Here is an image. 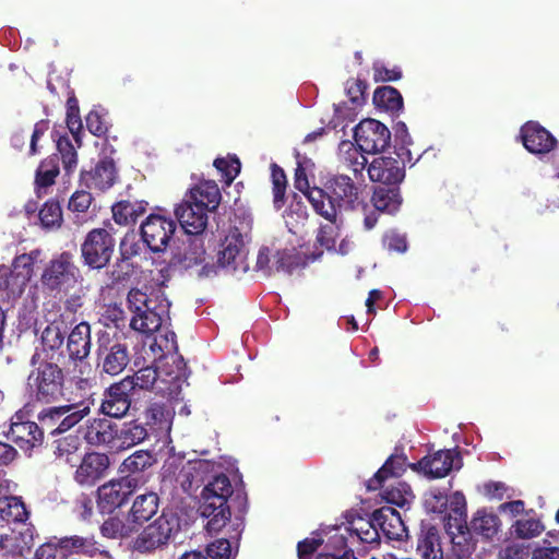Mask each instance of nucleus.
I'll use <instances>...</instances> for the list:
<instances>
[{
    "label": "nucleus",
    "instance_id": "5",
    "mask_svg": "<svg viewBox=\"0 0 559 559\" xmlns=\"http://www.w3.org/2000/svg\"><path fill=\"white\" fill-rule=\"evenodd\" d=\"M82 274L71 251H61L44 263L39 275V287L49 295L67 294L82 282Z\"/></svg>",
    "mask_w": 559,
    "mask_h": 559
},
{
    "label": "nucleus",
    "instance_id": "6",
    "mask_svg": "<svg viewBox=\"0 0 559 559\" xmlns=\"http://www.w3.org/2000/svg\"><path fill=\"white\" fill-rule=\"evenodd\" d=\"M231 495V484L225 474L215 476L213 480L203 488L199 510L201 515L207 519V532L216 533L229 521L230 508L227 501Z\"/></svg>",
    "mask_w": 559,
    "mask_h": 559
},
{
    "label": "nucleus",
    "instance_id": "62",
    "mask_svg": "<svg viewBox=\"0 0 559 559\" xmlns=\"http://www.w3.org/2000/svg\"><path fill=\"white\" fill-rule=\"evenodd\" d=\"M49 130L48 120H39L35 123L32 134L29 135V144L27 150V156L32 157L40 153L38 141Z\"/></svg>",
    "mask_w": 559,
    "mask_h": 559
},
{
    "label": "nucleus",
    "instance_id": "54",
    "mask_svg": "<svg viewBox=\"0 0 559 559\" xmlns=\"http://www.w3.org/2000/svg\"><path fill=\"white\" fill-rule=\"evenodd\" d=\"M304 263L297 253L288 250L278 251L276 253L275 270L292 275L297 269L301 267Z\"/></svg>",
    "mask_w": 559,
    "mask_h": 559
},
{
    "label": "nucleus",
    "instance_id": "29",
    "mask_svg": "<svg viewBox=\"0 0 559 559\" xmlns=\"http://www.w3.org/2000/svg\"><path fill=\"white\" fill-rule=\"evenodd\" d=\"M158 508L159 498L157 493L150 491L134 498L128 515L139 530L145 522L157 513Z\"/></svg>",
    "mask_w": 559,
    "mask_h": 559
},
{
    "label": "nucleus",
    "instance_id": "48",
    "mask_svg": "<svg viewBox=\"0 0 559 559\" xmlns=\"http://www.w3.org/2000/svg\"><path fill=\"white\" fill-rule=\"evenodd\" d=\"M214 167L221 174V180L229 186L240 173V162L236 156L217 157L213 163Z\"/></svg>",
    "mask_w": 559,
    "mask_h": 559
},
{
    "label": "nucleus",
    "instance_id": "17",
    "mask_svg": "<svg viewBox=\"0 0 559 559\" xmlns=\"http://www.w3.org/2000/svg\"><path fill=\"white\" fill-rule=\"evenodd\" d=\"M44 251L40 248L32 249L29 252L16 254L9 270L5 280V288L13 293H22L35 275L36 266L41 262Z\"/></svg>",
    "mask_w": 559,
    "mask_h": 559
},
{
    "label": "nucleus",
    "instance_id": "59",
    "mask_svg": "<svg viewBox=\"0 0 559 559\" xmlns=\"http://www.w3.org/2000/svg\"><path fill=\"white\" fill-rule=\"evenodd\" d=\"M64 335L56 325H48L41 333L43 349H60Z\"/></svg>",
    "mask_w": 559,
    "mask_h": 559
},
{
    "label": "nucleus",
    "instance_id": "25",
    "mask_svg": "<svg viewBox=\"0 0 559 559\" xmlns=\"http://www.w3.org/2000/svg\"><path fill=\"white\" fill-rule=\"evenodd\" d=\"M109 466V459L106 454L87 453L78 466L74 479L81 486H93L103 478Z\"/></svg>",
    "mask_w": 559,
    "mask_h": 559
},
{
    "label": "nucleus",
    "instance_id": "2",
    "mask_svg": "<svg viewBox=\"0 0 559 559\" xmlns=\"http://www.w3.org/2000/svg\"><path fill=\"white\" fill-rule=\"evenodd\" d=\"M362 190L347 175L329 177L323 187H312L308 191V201L314 212L330 223L335 224L338 214L358 209L362 203Z\"/></svg>",
    "mask_w": 559,
    "mask_h": 559
},
{
    "label": "nucleus",
    "instance_id": "45",
    "mask_svg": "<svg viewBox=\"0 0 559 559\" xmlns=\"http://www.w3.org/2000/svg\"><path fill=\"white\" fill-rule=\"evenodd\" d=\"M38 217L44 228H59L63 221L60 203L53 199L46 201L39 210Z\"/></svg>",
    "mask_w": 559,
    "mask_h": 559
},
{
    "label": "nucleus",
    "instance_id": "38",
    "mask_svg": "<svg viewBox=\"0 0 559 559\" xmlns=\"http://www.w3.org/2000/svg\"><path fill=\"white\" fill-rule=\"evenodd\" d=\"M59 155L52 154L43 159L35 173V186L39 195L41 189H47L55 185L56 178L60 174Z\"/></svg>",
    "mask_w": 559,
    "mask_h": 559
},
{
    "label": "nucleus",
    "instance_id": "3",
    "mask_svg": "<svg viewBox=\"0 0 559 559\" xmlns=\"http://www.w3.org/2000/svg\"><path fill=\"white\" fill-rule=\"evenodd\" d=\"M28 511L21 499L0 501V555L2 557L22 555L34 546L36 530L32 524H23L16 531L13 523H24Z\"/></svg>",
    "mask_w": 559,
    "mask_h": 559
},
{
    "label": "nucleus",
    "instance_id": "26",
    "mask_svg": "<svg viewBox=\"0 0 559 559\" xmlns=\"http://www.w3.org/2000/svg\"><path fill=\"white\" fill-rule=\"evenodd\" d=\"M60 554L62 557L81 555L95 557L97 555L109 558L108 551L93 536L72 535L58 539Z\"/></svg>",
    "mask_w": 559,
    "mask_h": 559
},
{
    "label": "nucleus",
    "instance_id": "46",
    "mask_svg": "<svg viewBox=\"0 0 559 559\" xmlns=\"http://www.w3.org/2000/svg\"><path fill=\"white\" fill-rule=\"evenodd\" d=\"M394 143L397 157L403 160L404 157H406L407 162L411 163L413 157L408 146L413 144V140L408 133L405 122L403 121H399L394 126Z\"/></svg>",
    "mask_w": 559,
    "mask_h": 559
},
{
    "label": "nucleus",
    "instance_id": "20",
    "mask_svg": "<svg viewBox=\"0 0 559 559\" xmlns=\"http://www.w3.org/2000/svg\"><path fill=\"white\" fill-rule=\"evenodd\" d=\"M407 158L395 159L392 157H377L368 167V175L371 181L380 186L400 187L405 178V163Z\"/></svg>",
    "mask_w": 559,
    "mask_h": 559
},
{
    "label": "nucleus",
    "instance_id": "8",
    "mask_svg": "<svg viewBox=\"0 0 559 559\" xmlns=\"http://www.w3.org/2000/svg\"><path fill=\"white\" fill-rule=\"evenodd\" d=\"M86 395L87 392L81 393L80 401L69 396L67 400L71 403L43 409L37 416L41 430L62 433L79 424L90 414L92 403Z\"/></svg>",
    "mask_w": 559,
    "mask_h": 559
},
{
    "label": "nucleus",
    "instance_id": "11",
    "mask_svg": "<svg viewBox=\"0 0 559 559\" xmlns=\"http://www.w3.org/2000/svg\"><path fill=\"white\" fill-rule=\"evenodd\" d=\"M93 228L81 243V258L83 264L92 270H102L107 266L115 252L116 241L112 236V226Z\"/></svg>",
    "mask_w": 559,
    "mask_h": 559
},
{
    "label": "nucleus",
    "instance_id": "50",
    "mask_svg": "<svg viewBox=\"0 0 559 559\" xmlns=\"http://www.w3.org/2000/svg\"><path fill=\"white\" fill-rule=\"evenodd\" d=\"M57 150L67 175H70L78 165V153L68 136H61L57 141Z\"/></svg>",
    "mask_w": 559,
    "mask_h": 559
},
{
    "label": "nucleus",
    "instance_id": "28",
    "mask_svg": "<svg viewBox=\"0 0 559 559\" xmlns=\"http://www.w3.org/2000/svg\"><path fill=\"white\" fill-rule=\"evenodd\" d=\"M186 198L213 213L221 204L222 193L214 180H201L189 190Z\"/></svg>",
    "mask_w": 559,
    "mask_h": 559
},
{
    "label": "nucleus",
    "instance_id": "42",
    "mask_svg": "<svg viewBox=\"0 0 559 559\" xmlns=\"http://www.w3.org/2000/svg\"><path fill=\"white\" fill-rule=\"evenodd\" d=\"M112 217L119 225L134 224L146 210L145 202L122 200L112 205Z\"/></svg>",
    "mask_w": 559,
    "mask_h": 559
},
{
    "label": "nucleus",
    "instance_id": "41",
    "mask_svg": "<svg viewBox=\"0 0 559 559\" xmlns=\"http://www.w3.org/2000/svg\"><path fill=\"white\" fill-rule=\"evenodd\" d=\"M138 532V528L127 516L108 518L100 526V533L107 538H127Z\"/></svg>",
    "mask_w": 559,
    "mask_h": 559
},
{
    "label": "nucleus",
    "instance_id": "39",
    "mask_svg": "<svg viewBox=\"0 0 559 559\" xmlns=\"http://www.w3.org/2000/svg\"><path fill=\"white\" fill-rule=\"evenodd\" d=\"M499 526L500 521L498 516L492 512L481 509L474 514L469 526L467 525V530H465V533L467 531H472L485 538H491L498 533Z\"/></svg>",
    "mask_w": 559,
    "mask_h": 559
},
{
    "label": "nucleus",
    "instance_id": "43",
    "mask_svg": "<svg viewBox=\"0 0 559 559\" xmlns=\"http://www.w3.org/2000/svg\"><path fill=\"white\" fill-rule=\"evenodd\" d=\"M373 104L386 111L397 112L403 108V97L393 86H379L373 93Z\"/></svg>",
    "mask_w": 559,
    "mask_h": 559
},
{
    "label": "nucleus",
    "instance_id": "1",
    "mask_svg": "<svg viewBox=\"0 0 559 559\" xmlns=\"http://www.w3.org/2000/svg\"><path fill=\"white\" fill-rule=\"evenodd\" d=\"M345 521L335 525L321 526L311 537L298 543V558L311 559L320 546L318 559H357L349 548L355 542L378 544V535L366 518L354 512L344 515Z\"/></svg>",
    "mask_w": 559,
    "mask_h": 559
},
{
    "label": "nucleus",
    "instance_id": "10",
    "mask_svg": "<svg viewBox=\"0 0 559 559\" xmlns=\"http://www.w3.org/2000/svg\"><path fill=\"white\" fill-rule=\"evenodd\" d=\"M212 469L213 464L206 460L185 461L171 456L163 465L162 478L164 483H175L183 492H190Z\"/></svg>",
    "mask_w": 559,
    "mask_h": 559
},
{
    "label": "nucleus",
    "instance_id": "12",
    "mask_svg": "<svg viewBox=\"0 0 559 559\" xmlns=\"http://www.w3.org/2000/svg\"><path fill=\"white\" fill-rule=\"evenodd\" d=\"M180 518L171 511H163L143 528L134 540V548L148 552L166 546L179 532Z\"/></svg>",
    "mask_w": 559,
    "mask_h": 559
},
{
    "label": "nucleus",
    "instance_id": "36",
    "mask_svg": "<svg viewBox=\"0 0 559 559\" xmlns=\"http://www.w3.org/2000/svg\"><path fill=\"white\" fill-rule=\"evenodd\" d=\"M378 490H381V496L388 503L400 508L409 507L415 498L409 485L401 480L382 483Z\"/></svg>",
    "mask_w": 559,
    "mask_h": 559
},
{
    "label": "nucleus",
    "instance_id": "35",
    "mask_svg": "<svg viewBox=\"0 0 559 559\" xmlns=\"http://www.w3.org/2000/svg\"><path fill=\"white\" fill-rule=\"evenodd\" d=\"M206 250L204 247L203 235H193L189 238L188 245L183 252H179L175 259L174 264L188 270L197 265H201L205 262Z\"/></svg>",
    "mask_w": 559,
    "mask_h": 559
},
{
    "label": "nucleus",
    "instance_id": "16",
    "mask_svg": "<svg viewBox=\"0 0 559 559\" xmlns=\"http://www.w3.org/2000/svg\"><path fill=\"white\" fill-rule=\"evenodd\" d=\"M177 225L171 218L151 214L141 224V237L147 248L154 252H164L175 235Z\"/></svg>",
    "mask_w": 559,
    "mask_h": 559
},
{
    "label": "nucleus",
    "instance_id": "58",
    "mask_svg": "<svg viewBox=\"0 0 559 559\" xmlns=\"http://www.w3.org/2000/svg\"><path fill=\"white\" fill-rule=\"evenodd\" d=\"M79 445L78 437H67L57 441L55 453L59 459H64L67 463L73 464Z\"/></svg>",
    "mask_w": 559,
    "mask_h": 559
},
{
    "label": "nucleus",
    "instance_id": "51",
    "mask_svg": "<svg viewBox=\"0 0 559 559\" xmlns=\"http://www.w3.org/2000/svg\"><path fill=\"white\" fill-rule=\"evenodd\" d=\"M68 349H90L91 326L86 322L79 323L68 336Z\"/></svg>",
    "mask_w": 559,
    "mask_h": 559
},
{
    "label": "nucleus",
    "instance_id": "52",
    "mask_svg": "<svg viewBox=\"0 0 559 559\" xmlns=\"http://www.w3.org/2000/svg\"><path fill=\"white\" fill-rule=\"evenodd\" d=\"M67 127L74 136L75 141L80 143L79 134L82 130V120L80 117L79 100L74 95L67 99Z\"/></svg>",
    "mask_w": 559,
    "mask_h": 559
},
{
    "label": "nucleus",
    "instance_id": "47",
    "mask_svg": "<svg viewBox=\"0 0 559 559\" xmlns=\"http://www.w3.org/2000/svg\"><path fill=\"white\" fill-rule=\"evenodd\" d=\"M153 463V455L148 451L139 450L124 459L121 469L124 473L136 474L151 467Z\"/></svg>",
    "mask_w": 559,
    "mask_h": 559
},
{
    "label": "nucleus",
    "instance_id": "61",
    "mask_svg": "<svg viewBox=\"0 0 559 559\" xmlns=\"http://www.w3.org/2000/svg\"><path fill=\"white\" fill-rule=\"evenodd\" d=\"M92 194L85 190L75 191L68 203V209L73 213H85L92 203Z\"/></svg>",
    "mask_w": 559,
    "mask_h": 559
},
{
    "label": "nucleus",
    "instance_id": "56",
    "mask_svg": "<svg viewBox=\"0 0 559 559\" xmlns=\"http://www.w3.org/2000/svg\"><path fill=\"white\" fill-rule=\"evenodd\" d=\"M237 546L233 547L231 543L226 538H221L206 547L209 559H234Z\"/></svg>",
    "mask_w": 559,
    "mask_h": 559
},
{
    "label": "nucleus",
    "instance_id": "34",
    "mask_svg": "<svg viewBox=\"0 0 559 559\" xmlns=\"http://www.w3.org/2000/svg\"><path fill=\"white\" fill-rule=\"evenodd\" d=\"M371 202L378 212L395 214L403 202L400 187L378 186L373 190Z\"/></svg>",
    "mask_w": 559,
    "mask_h": 559
},
{
    "label": "nucleus",
    "instance_id": "37",
    "mask_svg": "<svg viewBox=\"0 0 559 559\" xmlns=\"http://www.w3.org/2000/svg\"><path fill=\"white\" fill-rule=\"evenodd\" d=\"M146 437L147 430L142 424L138 421L124 423L117 429L116 442L112 448L129 449L144 441Z\"/></svg>",
    "mask_w": 559,
    "mask_h": 559
},
{
    "label": "nucleus",
    "instance_id": "15",
    "mask_svg": "<svg viewBox=\"0 0 559 559\" xmlns=\"http://www.w3.org/2000/svg\"><path fill=\"white\" fill-rule=\"evenodd\" d=\"M354 139L359 150L368 154L385 151L391 144V132L376 119H364L354 129Z\"/></svg>",
    "mask_w": 559,
    "mask_h": 559
},
{
    "label": "nucleus",
    "instance_id": "64",
    "mask_svg": "<svg viewBox=\"0 0 559 559\" xmlns=\"http://www.w3.org/2000/svg\"><path fill=\"white\" fill-rule=\"evenodd\" d=\"M383 246L391 252L404 253L407 250L405 235L391 230L383 236Z\"/></svg>",
    "mask_w": 559,
    "mask_h": 559
},
{
    "label": "nucleus",
    "instance_id": "60",
    "mask_svg": "<svg viewBox=\"0 0 559 559\" xmlns=\"http://www.w3.org/2000/svg\"><path fill=\"white\" fill-rule=\"evenodd\" d=\"M372 72L374 82H391L402 79V70L397 66L388 68L382 62H374L372 66Z\"/></svg>",
    "mask_w": 559,
    "mask_h": 559
},
{
    "label": "nucleus",
    "instance_id": "4",
    "mask_svg": "<svg viewBox=\"0 0 559 559\" xmlns=\"http://www.w3.org/2000/svg\"><path fill=\"white\" fill-rule=\"evenodd\" d=\"M129 310L133 313L130 328L150 335L159 330L170 304L160 292L147 294L140 288H131L127 295Z\"/></svg>",
    "mask_w": 559,
    "mask_h": 559
},
{
    "label": "nucleus",
    "instance_id": "30",
    "mask_svg": "<svg viewBox=\"0 0 559 559\" xmlns=\"http://www.w3.org/2000/svg\"><path fill=\"white\" fill-rule=\"evenodd\" d=\"M417 552L423 559H443L440 532L431 525H423L417 539Z\"/></svg>",
    "mask_w": 559,
    "mask_h": 559
},
{
    "label": "nucleus",
    "instance_id": "32",
    "mask_svg": "<svg viewBox=\"0 0 559 559\" xmlns=\"http://www.w3.org/2000/svg\"><path fill=\"white\" fill-rule=\"evenodd\" d=\"M443 518L448 520L447 526L451 534H453L452 530L455 528L464 537L467 522L466 500L462 492L455 491L448 496V512Z\"/></svg>",
    "mask_w": 559,
    "mask_h": 559
},
{
    "label": "nucleus",
    "instance_id": "40",
    "mask_svg": "<svg viewBox=\"0 0 559 559\" xmlns=\"http://www.w3.org/2000/svg\"><path fill=\"white\" fill-rule=\"evenodd\" d=\"M129 381H131L132 392L135 389L141 390H151L154 389L158 392V386H167V380L159 374V370L156 368V364L154 366H148L145 368H141L133 377H128Z\"/></svg>",
    "mask_w": 559,
    "mask_h": 559
},
{
    "label": "nucleus",
    "instance_id": "13",
    "mask_svg": "<svg viewBox=\"0 0 559 559\" xmlns=\"http://www.w3.org/2000/svg\"><path fill=\"white\" fill-rule=\"evenodd\" d=\"M155 364L159 374L167 380V386H158V392L170 400H178L182 384L188 378L187 364L182 355L180 352H163L155 359Z\"/></svg>",
    "mask_w": 559,
    "mask_h": 559
},
{
    "label": "nucleus",
    "instance_id": "21",
    "mask_svg": "<svg viewBox=\"0 0 559 559\" xmlns=\"http://www.w3.org/2000/svg\"><path fill=\"white\" fill-rule=\"evenodd\" d=\"M520 135L523 146L532 154H548L558 145L557 139L537 121L524 123L521 127Z\"/></svg>",
    "mask_w": 559,
    "mask_h": 559
},
{
    "label": "nucleus",
    "instance_id": "31",
    "mask_svg": "<svg viewBox=\"0 0 559 559\" xmlns=\"http://www.w3.org/2000/svg\"><path fill=\"white\" fill-rule=\"evenodd\" d=\"M406 457L403 455H391L382 467L367 481V489L378 490L382 483L396 480L406 471Z\"/></svg>",
    "mask_w": 559,
    "mask_h": 559
},
{
    "label": "nucleus",
    "instance_id": "24",
    "mask_svg": "<svg viewBox=\"0 0 559 559\" xmlns=\"http://www.w3.org/2000/svg\"><path fill=\"white\" fill-rule=\"evenodd\" d=\"M207 212L195 202L185 197L183 201L175 209V215L182 229L188 235H203L207 226Z\"/></svg>",
    "mask_w": 559,
    "mask_h": 559
},
{
    "label": "nucleus",
    "instance_id": "63",
    "mask_svg": "<svg viewBox=\"0 0 559 559\" xmlns=\"http://www.w3.org/2000/svg\"><path fill=\"white\" fill-rule=\"evenodd\" d=\"M364 152H359L357 148H350L346 153L345 163L346 167L350 169L355 177L362 176V171L366 168L368 163L367 158L362 154Z\"/></svg>",
    "mask_w": 559,
    "mask_h": 559
},
{
    "label": "nucleus",
    "instance_id": "53",
    "mask_svg": "<svg viewBox=\"0 0 559 559\" xmlns=\"http://www.w3.org/2000/svg\"><path fill=\"white\" fill-rule=\"evenodd\" d=\"M127 352H107L103 358L102 369L110 376L119 374L128 365Z\"/></svg>",
    "mask_w": 559,
    "mask_h": 559
},
{
    "label": "nucleus",
    "instance_id": "33",
    "mask_svg": "<svg viewBox=\"0 0 559 559\" xmlns=\"http://www.w3.org/2000/svg\"><path fill=\"white\" fill-rule=\"evenodd\" d=\"M117 427L107 418L94 419L85 428L84 438L93 445H112L116 442Z\"/></svg>",
    "mask_w": 559,
    "mask_h": 559
},
{
    "label": "nucleus",
    "instance_id": "18",
    "mask_svg": "<svg viewBox=\"0 0 559 559\" xmlns=\"http://www.w3.org/2000/svg\"><path fill=\"white\" fill-rule=\"evenodd\" d=\"M412 469L424 474L429 478L445 477L453 468H461L462 460L459 452L453 450H440L431 455L423 457L417 463L409 465Z\"/></svg>",
    "mask_w": 559,
    "mask_h": 559
},
{
    "label": "nucleus",
    "instance_id": "19",
    "mask_svg": "<svg viewBox=\"0 0 559 559\" xmlns=\"http://www.w3.org/2000/svg\"><path fill=\"white\" fill-rule=\"evenodd\" d=\"M43 435L44 432L38 424L24 420L22 412H17L11 419L7 438L21 450L28 452L41 443Z\"/></svg>",
    "mask_w": 559,
    "mask_h": 559
},
{
    "label": "nucleus",
    "instance_id": "22",
    "mask_svg": "<svg viewBox=\"0 0 559 559\" xmlns=\"http://www.w3.org/2000/svg\"><path fill=\"white\" fill-rule=\"evenodd\" d=\"M367 522L377 533L378 539L380 532L389 539L400 540L406 535V526L402 520L401 513L394 508L386 506L376 510Z\"/></svg>",
    "mask_w": 559,
    "mask_h": 559
},
{
    "label": "nucleus",
    "instance_id": "23",
    "mask_svg": "<svg viewBox=\"0 0 559 559\" xmlns=\"http://www.w3.org/2000/svg\"><path fill=\"white\" fill-rule=\"evenodd\" d=\"M129 378H124L118 383L112 384L105 393L102 403V412L109 417L124 416L131 405L132 385Z\"/></svg>",
    "mask_w": 559,
    "mask_h": 559
},
{
    "label": "nucleus",
    "instance_id": "27",
    "mask_svg": "<svg viewBox=\"0 0 559 559\" xmlns=\"http://www.w3.org/2000/svg\"><path fill=\"white\" fill-rule=\"evenodd\" d=\"M117 178L116 165L111 158L99 160L94 169L81 171V182L90 189L100 191L107 190L114 186Z\"/></svg>",
    "mask_w": 559,
    "mask_h": 559
},
{
    "label": "nucleus",
    "instance_id": "7",
    "mask_svg": "<svg viewBox=\"0 0 559 559\" xmlns=\"http://www.w3.org/2000/svg\"><path fill=\"white\" fill-rule=\"evenodd\" d=\"M88 384V381L83 379L74 383L82 393L86 392ZM72 385V381L68 384L64 383L62 370L53 362H40L36 371L28 376L31 392L37 401L46 403L56 401L59 397H69L70 395L67 394V391Z\"/></svg>",
    "mask_w": 559,
    "mask_h": 559
},
{
    "label": "nucleus",
    "instance_id": "44",
    "mask_svg": "<svg viewBox=\"0 0 559 559\" xmlns=\"http://www.w3.org/2000/svg\"><path fill=\"white\" fill-rule=\"evenodd\" d=\"M271 180L273 206L276 211H280L286 203L287 178L283 168L276 163L271 164Z\"/></svg>",
    "mask_w": 559,
    "mask_h": 559
},
{
    "label": "nucleus",
    "instance_id": "14",
    "mask_svg": "<svg viewBox=\"0 0 559 559\" xmlns=\"http://www.w3.org/2000/svg\"><path fill=\"white\" fill-rule=\"evenodd\" d=\"M140 480L133 475L111 479L97 489V504L103 513H111L121 507L135 492Z\"/></svg>",
    "mask_w": 559,
    "mask_h": 559
},
{
    "label": "nucleus",
    "instance_id": "55",
    "mask_svg": "<svg viewBox=\"0 0 559 559\" xmlns=\"http://www.w3.org/2000/svg\"><path fill=\"white\" fill-rule=\"evenodd\" d=\"M512 527L514 534L523 539L536 537L544 530L543 524L538 520L532 518L518 520Z\"/></svg>",
    "mask_w": 559,
    "mask_h": 559
},
{
    "label": "nucleus",
    "instance_id": "9",
    "mask_svg": "<svg viewBox=\"0 0 559 559\" xmlns=\"http://www.w3.org/2000/svg\"><path fill=\"white\" fill-rule=\"evenodd\" d=\"M218 269L231 273H246L249 270L243 237L237 228L231 229L221 242L216 264L204 263L199 275L209 277L216 274Z\"/></svg>",
    "mask_w": 559,
    "mask_h": 559
},
{
    "label": "nucleus",
    "instance_id": "57",
    "mask_svg": "<svg viewBox=\"0 0 559 559\" xmlns=\"http://www.w3.org/2000/svg\"><path fill=\"white\" fill-rule=\"evenodd\" d=\"M146 418L158 425L160 430L169 432L171 415L165 405L159 403L152 404L146 412Z\"/></svg>",
    "mask_w": 559,
    "mask_h": 559
},
{
    "label": "nucleus",
    "instance_id": "49",
    "mask_svg": "<svg viewBox=\"0 0 559 559\" xmlns=\"http://www.w3.org/2000/svg\"><path fill=\"white\" fill-rule=\"evenodd\" d=\"M424 506L428 512L444 516L448 512V495L439 488H431L425 493Z\"/></svg>",
    "mask_w": 559,
    "mask_h": 559
}]
</instances>
